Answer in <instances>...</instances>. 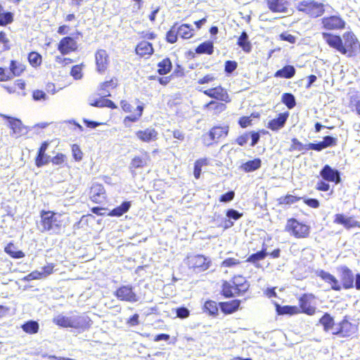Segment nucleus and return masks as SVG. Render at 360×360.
Masks as SVG:
<instances>
[{
    "label": "nucleus",
    "mask_w": 360,
    "mask_h": 360,
    "mask_svg": "<svg viewBox=\"0 0 360 360\" xmlns=\"http://www.w3.org/2000/svg\"><path fill=\"white\" fill-rule=\"evenodd\" d=\"M300 200V198L294 196L292 195H287L283 200L281 203L290 205L293 204Z\"/></svg>",
    "instance_id": "774afa93"
},
{
    "label": "nucleus",
    "mask_w": 360,
    "mask_h": 360,
    "mask_svg": "<svg viewBox=\"0 0 360 360\" xmlns=\"http://www.w3.org/2000/svg\"><path fill=\"white\" fill-rule=\"evenodd\" d=\"M305 147H306V144L304 145L296 138H293L292 139V144L290 146L289 150L290 151H294V150L301 151V150H305Z\"/></svg>",
    "instance_id": "49530a36"
},
{
    "label": "nucleus",
    "mask_w": 360,
    "mask_h": 360,
    "mask_svg": "<svg viewBox=\"0 0 360 360\" xmlns=\"http://www.w3.org/2000/svg\"><path fill=\"white\" fill-rule=\"evenodd\" d=\"M282 101L289 109L294 108L296 104L295 96L289 93L283 94Z\"/></svg>",
    "instance_id": "79ce46f5"
},
{
    "label": "nucleus",
    "mask_w": 360,
    "mask_h": 360,
    "mask_svg": "<svg viewBox=\"0 0 360 360\" xmlns=\"http://www.w3.org/2000/svg\"><path fill=\"white\" fill-rule=\"evenodd\" d=\"M268 255L269 253L266 252V249L263 248L262 250L249 256L246 262L252 263L255 266L259 267L257 262L264 259Z\"/></svg>",
    "instance_id": "7c9ffc66"
},
{
    "label": "nucleus",
    "mask_w": 360,
    "mask_h": 360,
    "mask_svg": "<svg viewBox=\"0 0 360 360\" xmlns=\"http://www.w3.org/2000/svg\"><path fill=\"white\" fill-rule=\"evenodd\" d=\"M321 177L328 181L335 182L338 184L340 182V172L335 169H333L328 165H326L320 172Z\"/></svg>",
    "instance_id": "4468645a"
},
{
    "label": "nucleus",
    "mask_w": 360,
    "mask_h": 360,
    "mask_svg": "<svg viewBox=\"0 0 360 360\" xmlns=\"http://www.w3.org/2000/svg\"><path fill=\"white\" fill-rule=\"evenodd\" d=\"M70 75L75 79H80L82 77V66L77 65H74L72 68Z\"/></svg>",
    "instance_id": "5fc2aeb1"
},
{
    "label": "nucleus",
    "mask_w": 360,
    "mask_h": 360,
    "mask_svg": "<svg viewBox=\"0 0 360 360\" xmlns=\"http://www.w3.org/2000/svg\"><path fill=\"white\" fill-rule=\"evenodd\" d=\"M204 108L208 110H213L215 114H218L225 110L226 106L225 104L222 103H218L212 101L207 103L206 105H205Z\"/></svg>",
    "instance_id": "c9c22d12"
},
{
    "label": "nucleus",
    "mask_w": 360,
    "mask_h": 360,
    "mask_svg": "<svg viewBox=\"0 0 360 360\" xmlns=\"http://www.w3.org/2000/svg\"><path fill=\"white\" fill-rule=\"evenodd\" d=\"M238 64L234 60H227L225 63V72L228 74H231L236 68Z\"/></svg>",
    "instance_id": "4d7b16f0"
},
{
    "label": "nucleus",
    "mask_w": 360,
    "mask_h": 360,
    "mask_svg": "<svg viewBox=\"0 0 360 360\" xmlns=\"http://www.w3.org/2000/svg\"><path fill=\"white\" fill-rule=\"evenodd\" d=\"M179 33L177 32L176 25H174L170 30L167 33V41L169 43L174 44L176 41Z\"/></svg>",
    "instance_id": "a18cd8bd"
},
{
    "label": "nucleus",
    "mask_w": 360,
    "mask_h": 360,
    "mask_svg": "<svg viewBox=\"0 0 360 360\" xmlns=\"http://www.w3.org/2000/svg\"><path fill=\"white\" fill-rule=\"evenodd\" d=\"M341 280L343 287L345 289L352 288L354 287V275L352 271L347 266L341 267Z\"/></svg>",
    "instance_id": "412c9836"
},
{
    "label": "nucleus",
    "mask_w": 360,
    "mask_h": 360,
    "mask_svg": "<svg viewBox=\"0 0 360 360\" xmlns=\"http://www.w3.org/2000/svg\"><path fill=\"white\" fill-rule=\"evenodd\" d=\"M240 264V261L235 258H227L221 263V266L224 267H233Z\"/></svg>",
    "instance_id": "052dcab7"
},
{
    "label": "nucleus",
    "mask_w": 360,
    "mask_h": 360,
    "mask_svg": "<svg viewBox=\"0 0 360 360\" xmlns=\"http://www.w3.org/2000/svg\"><path fill=\"white\" fill-rule=\"evenodd\" d=\"M28 60L33 67H37L41 63V56L37 52H31L28 56Z\"/></svg>",
    "instance_id": "c03bdc74"
},
{
    "label": "nucleus",
    "mask_w": 360,
    "mask_h": 360,
    "mask_svg": "<svg viewBox=\"0 0 360 360\" xmlns=\"http://www.w3.org/2000/svg\"><path fill=\"white\" fill-rule=\"evenodd\" d=\"M90 198L96 203H102L105 200L104 187L99 184H94L90 191Z\"/></svg>",
    "instance_id": "2eb2a0df"
},
{
    "label": "nucleus",
    "mask_w": 360,
    "mask_h": 360,
    "mask_svg": "<svg viewBox=\"0 0 360 360\" xmlns=\"http://www.w3.org/2000/svg\"><path fill=\"white\" fill-rule=\"evenodd\" d=\"M176 316L180 319H186L190 314L189 310L186 307H184L177 308L176 309Z\"/></svg>",
    "instance_id": "13d9d810"
},
{
    "label": "nucleus",
    "mask_w": 360,
    "mask_h": 360,
    "mask_svg": "<svg viewBox=\"0 0 360 360\" xmlns=\"http://www.w3.org/2000/svg\"><path fill=\"white\" fill-rule=\"evenodd\" d=\"M333 221L335 224L343 225L347 229L356 226L360 227L359 221L352 217H347L342 214H336Z\"/></svg>",
    "instance_id": "f3484780"
},
{
    "label": "nucleus",
    "mask_w": 360,
    "mask_h": 360,
    "mask_svg": "<svg viewBox=\"0 0 360 360\" xmlns=\"http://www.w3.org/2000/svg\"><path fill=\"white\" fill-rule=\"evenodd\" d=\"M40 222L38 229L41 232H49L50 234H59L63 226L61 214L53 211L41 210L40 212Z\"/></svg>",
    "instance_id": "7ed1b4c3"
},
{
    "label": "nucleus",
    "mask_w": 360,
    "mask_h": 360,
    "mask_svg": "<svg viewBox=\"0 0 360 360\" xmlns=\"http://www.w3.org/2000/svg\"><path fill=\"white\" fill-rule=\"evenodd\" d=\"M202 141L204 145L210 146L212 144L213 141H217L214 137H212V133L205 134L202 135Z\"/></svg>",
    "instance_id": "bf43d9fd"
},
{
    "label": "nucleus",
    "mask_w": 360,
    "mask_h": 360,
    "mask_svg": "<svg viewBox=\"0 0 360 360\" xmlns=\"http://www.w3.org/2000/svg\"><path fill=\"white\" fill-rule=\"evenodd\" d=\"M148 156L146 154L143 157L136 156L134 157L130 163L129 169L131 170V174L133 176L136 175L135 169L139 168H143L148 164Z\"/></svg>",
    "instance_id": "4be33fe9"
},
{
    "label": "nucleus",
    "mask_w": 360,
    "mask_h": 360,
    "mask_svg": "<svg viewBox=\"0 0 360 360\" xmlns=\"http://www.w3.org/2000/svg\"><path fill=\"white\" fill-rule=\"evenodd\" d=\"M197 89L200 91L203 92L206 96L219 100L221 101H224L226 103H229L231 101L229 98V96L226 89L222 88L221 86H217L216 87L209 89L207 90H202V88H197Z\"/></svg>",
    "instance_id": "0eeeda50"
},
{
    "label": "nucleus",
    "mask_w": 360,
    "mask_h": 360,
    "mask_svg": "<svg viewBox=\"0 0 360 360\" xmlns=\"http://www.w3.org/2000/svg\"><path fill=\"white\" fill-rule=\"evenodd\" d=\"M179 36L183 39H190L194 34V30L191 25L188 24H183L176 27Z\"/></svg>",
    "instance_id": "2f4dec72"
},
{
    "label": "nucleus",
    "mask_w": 360,
    "mask_h": 360,
    "mask_svg": "<svg viewBox=\"0 0 360 360\" xmlns=\"http://www.w3.org/2000/svg\"><path fill=\"white\" fill-rule=\"evenodd\" d=\"M289 113H280L277 118L273 119L268 122L267 127L272 131H278L281 129L285 124Z\"/></svg>",
    "instance_id": "6ab92c4d"
},
{
    "label": "nucleus",
    "mask_w": 360,
    "mask_h": 360,
    "mask_svg": "<svg viewBox=\"0 0 360 360\" xmlns=\"http://www.w3.org/2000/svg\"><path fill=\"white\" fill-rule=\"evenodd\" d=\"M296 70L292 65H285L283 68L277 70L274 77L277 78L290 79L295 75Z\"/></svg>",
    "instance_id": "a878e982"
},
{
    "label": "nucleus",
    "mask_w": 360,
    "mask_h": 360,
    "mask_svg": "<svg viewBox=\"0 0 360 360\" xmlns=\"http://www.w3.org/2000/svg\"><path fill=\"white\" fill-rule=\"evenodd\" d=\"M232 283L225 282L222 286V291L224 296L227 297H233Z\"/></svg>",
    "instance_id": "680f3d73"
},
{
    "label": "nucleus",
    "mask_w": 360,
    "mask_h": 360,
    "mask_svg": "<svg viewBox=\"0 0 360 360\" xmlns=\"http://www.w3.org/2000/svg\"><path fill=\"white\" fill-rule=\"evenodd\" d=\"M77 49L76 41L70 37H63L58 46V51L62 55H67Z\"/></svg>",
    "instance_id": "ddd939ff"
},
{
    "label": "nucleus",
    "mask_w": 360,
    "mask_h": 360,
    "mask_svg": "<svg viewBox=\"0 0 360 360\" xmlns=\"http://www.w3.org/2000/svg\"><path fill=\"white\" fill-rule=\"evenodd\" d=\"M324 148H326L324 147L322 141H320L317 143H309L308 144H306L305 150H314L316 151H321Z\"/></svg>",
    "instance_id": "864d4df0"
},
{
    "label": "nucleus",
    "mask_w": 360,
    "mask_h": 360,
    "mask_svg": "<svg viewBox=\"0 0 360 360\" xmlns=\"http://www.w3.org/2000/svg\"><path fill=\"white\" fill-rule=\"evenodd\" d=\"M355 326L345 318L337 327V331H333V334L342 338L349 337L355 333Z\"/></svg>",
    "instance_id": "f8f14e48"
},
{
    "label": "nucleus",
    "mask_w": 360,
    "mask_h": 360,
    "mask_svg": "<svg viewBox=\"0 0 360 360\" xmlns=\"http://www.w3.org/2000/svg\"><path fill=\"white\" fill-rule=\"evenodd\" d=\"M13 20V13L11 12H3L0 13V26H5Z\"/></svg>",
    "instance_id": "37998d69"
},
{
    "label": "nucleus",
    "mask_w": 360,
    "mask_h": 360,
    "mask_svg": "<svg viewBox=\"0 0 360 360\" xmlns=\"http://www.w3.org/2000/svg\"><path fill=\"white\" fill-rule=\"evenodd\" d=\"M316 274L318 276L321 278L325 282L329 283L333 290L336 291H339L341 290V286L339 284L338 279L330 273L325 271L323 270H320L317 271Z\"/></svg>",
    "instance_id": "aec40b11"
},
{
    "label": "nucleus",
    "mask_w": 360,
    "mask_h": 360,
    "mask_svg": "<svg viewBox=\"0 0 360 360\" xmlns=\"http://www.w3.org/2000/svg\"><path fill=\"white\" fill-rule=\"evenodd\" d=\"M323 37L330 47L347 57L355 56L360 52V43L351 32L344 33L342 37L330 33H323Z\"/></svg>",
    "instance_id": "f257e3e1"
},
{
    "label": "nucleus",
    "mask_w": 360,
    "mask_h": 360,
    "mask_svg": "<svg viewBox=\"0 0 360 360\" xmlns=\"http://www.w3.org/2000/svg\"><path fill=\"white\" fill-rule=\"evenodd\" d=\"M136 53L141 57L146 55L150 56L153 53L152 44L146 41H141L136 46Z\"/></svg>",
    "instance_id": "393cba45"
},
{
    "label": "nucleus",
    "mask_w": 360,
    "mask_h": 360,
    "mask_svg": "<svg viewBox=\"0 0 360 360\" xmlns=\"http://www.w3.org/2000/svg\"><path fill=\"white\" fill-rule=\"evenodd\" d=\"M204 311L209 314V315L215 316L218 314L219 309L217 303L212 300L206 301L204 304Z\"/></svg>",
    "instance_id": "f704fd0d"
},
{
    "label": "nucleus",
    "mask_w": 360,
    "mask_h": 360,
    "mask_svg": "<svg viewBox=\"0 0 360 360\" xmlns=\"http://www.w3.org/2000/svg\"><path fill=\"white\" fill-rule=\"evenodd\" d=\"M208 164V160L207 158H200L197 160L194 164V172L193 174L195 179H199L201 174V168L204 165H207Z\"/></svg>",
    "instance_id": "ea45409f"
},
{
    "label": "nucleus",
    "mask_w": 360,
    "mask_h": 360,
    "mask_svg": "<svg viewBox=\"0 0 360 360\" xmlns=\"http://www.w3.org/2000/svg\"><path fill=\"white\" fill-rule=\"evenodd\" d=\"M285 229L297 238H307L310 233L309 226L302 224L293 218L287 221Z\"/></svg>",
    "instance_id": "20e7f679"
},
{
    "label": "nucleus",
    "mask_w": 360,
    "mask_h": 360,
    "mask_svg": "<svg viewBox=\"0 0 360 360\" xmlns=\"http://www.w3.org/2000/svg\"><path fill=\"white\" fill-rule=\"evenodd\" d=\"M117 85V79L116 78H112L109 81H106L100 84L99 91L101 95L103 97L110 96V90L115 89Z\"/></svg>",
    "instance_id": "b1692460"
},
{
    "label": "nucleus",
    "mask_w": 360,
    "mask_h": 360,
    "mask_svg": "<svg viewBox=\"0 0 360 360\" xmlns=\"http://www.w3.org/2000/svg\"><path fill=\"white\" fill-rule=\"evenodd\" d=\"M53 323L62 328H72L79 333L89 329L93 322L84 313H70L69 315L58 314L53 318Z\"/></svg>",
    "instance_id": "f03ea898"
},
{
    "label": "nucleus",
    "mask_w": 360,
    "mask_h": 360,
    "mask_svg": "<svg viewBox=\"0 0 360 360\" xmlns=\"http://www.w3.org/2000/svg\"><path fill=\"white\" fill-rule=\"evenodd\" d=\"M210 260L201 255L188 257V265L191 268L198 269L200 271H205L210 267Z\"/></svg>",
    "instance_id": "6e6552de"
},
{
    "label": "nucleus",
    "mask_w": 360,
    "mask_h": 360,
    "mask_svg": "<svg viewBox=\"0 0 360 360\" xmlns=\"http://www.w3.org/2000/svg\"><path fill=\"white\" fill-rule=\"evenodd\" d=\"M50 157L46 153H43V155L41 156L39 153L37 154V157L36 158V165L38 167H40L46 164H47L49 162Z\"/></svg>",
    "instance_id": "3c124183"
},
{
    "label": "nucleus",
    "mask_w": 360,
    "mask_h": 360,
    "mask_svg": "<svg viewBox=\"0 0 360 360\" xmlns=\"http://www.w3.org/2000/svg\"><path fill=\"white\" fill-rule=\"evenodd\" d=\"M44 276V273L41 271H34L28 274L25 279L30 281L35 279H40Z\"/></svg>",
    "instance_id": "69168bd1"
},
{
    "label": "nucleus",
    "mask_w": 360,
    "mask_h": 360,
    "mask_svg": "<svg viewBox=\"0 0 360 360\" xmlns=\"http://www.w3.org/2000/svg\"><path fill=\"white\" fill-rule=\"evenodd\" d=\"M319 323L323 326V330L326 332L333 329L335 326L334 319L328 313H325L323 314V316L319 319Z\"/></svg>",
    "instance_id": "473e14b6"
},
{
    "label": "nucleus",
    "mask_w": 360,
    "mask_h": 360,
    "mask_svg": "<svg viewBox=\"0 0 360 360\" xmlns=\"http://www.w3.org/2000/svg\"><path fill=\"white\" fill-rule=\"evenodd\" d=\"M266 4L269 10L274 13L288 14L290 11L289 10L290 0H266Z\"/></svg>",
    "instance_id": "1a4fd4ad"
},
{
    "label": "nucleus",
    "mask_w": 360,
    "mask_h": 360,
    "mask_svg": "<svg viewBox=\"0 0 360 360\" xmlns=\"http://www.w3.org/2000/svg\"><path fill=\"white\" fill-rule=\"evenodd\" d=\"M212 133V137H214L216 140L219 138L226 136L229 132V127H214L210 131Z\"/></svg>",
    "instance_id": "4c0bfd02"
},
{
    "label": "nucleus",
    "mask_w": 360,
    "mask_h": 360,
    "mask_svg": "<svg viewBox=\"0 0 360 360\" xmlns=\"http://www.w3.org/2000/svg\"><path fill=\"white\" fill-rule=\"evenodd\" d=\"M9 69L10 72H8V75L11 76L12 79L14 77L20 76L25 70V66L20 62L11 60Z\"/></svg>",
    "instance_id": "c85d7f7f"
},
{
    "label": "nucleus",
    "mask_w": 360,
    "mask_h": 360,
    "mask_svg": "<svg viewBox=\"0 0 360 360\" xmlns=\"http://www.w3.org/2000/svg\"><path fill=\"white\" fill-rule=\"evenodd\" d=\"M296 308L295 307L284 306L280 307L276 305V310L278 314H292L295 313Z\"/></svg>",
    "instance_id": "de8ad7c7"
},
{
    "label": "nucleus",
    "mask_w": 360,
    "mask_h": 360,
    "mask_svg": "<svg viewBox=\"0 0 360 360\" xmlns=\"http://www.w3.org/2000/svg\"><path fill=\"white\" fill-rule=\"evenodd\" d=\"M32 98L36 101H46L47 96L46 93L41 90H35L32 93Z\"/></svg>",
    "instance_id": "6e6d98bb"
},
{
    "label": "nucleus",
    "mask_w": 360,
    "mask_h": 360,
    "mask_svg": "<svg viewBox=\"0 0 360 360\" xmlns=\"http://www.w3.org/2000/svg\"><path fill=\"white\" fill-rule=\"evenodd\" d=\"M22 330L29 334H35L39 331V325L35 321H28L22 326Z\"/></svg>",
    "instance_id": "72a5a7b5"
},
{
    "label": "nucleus",
    "mask_w": 360,
    "mask_h": 360,
    "mask_svg": "<svg viewBox=\"0 0 360 360\" xmlns=\"http://www.w3.org/2000/svg\"><path fill=\"white\" fill-rule=\"evenodd\" d=\"M298 9L313 18L322 15L325 11L324 5L322 3L311 0L301 1L298 5Z\"/></svg>",
    "instance_id": "39448f33"
},
{
    "label": "nucleus",
    "mask_w": 360,
    "mask_h": 360,
    "mask_svg": "<svg viewBox=\"0 0 360 360\" xmlns=\"http://www.w3.org/2000/svg\"><path fill=\"white\" fill-rule=\"evenodd\" d=\"M213 44L210 41H205L200 44L195 49L198 53L212 54L213 52Z\"/></svg>",
    "instance_id": "58836bf2"
},
{
    "label": "nucleus",
    "mask_w": 360,
    "mask_h": 360,
    "mask_svg": "<svg viewBox=\"0 0 360 360\" xmlns=\"http://www.w3.org/2000/svg\"><path fill=\"white\" fill-rule=\"evenodd\" d=\"M235 196V193L232 191H229L221 195L219 201L222 202H229L231 201Z\"/></svg>",
    "instance_id": "338daca9"
},
{
    "label": "nucleus",
    "mask_w": 360,
    "mask_h": 360,
    "mask_svg": "<svg viewBox=\"0 0 360 360\" xmlns=\"http://www.w3.org/2000/svg\"><path fill=\"white\" fill-rule=\"evenodd\" d=\"M5 252L6 253H8V255H10L12 257L16 258V259H20L25 256V254L22 251L15 250V246L12 243L8 244L5 248Z\"/></svg>",
    "instance_id": "a19ab883"
},
{
    "label": "nucleus",
    "mask_w": 360,
    "mask_h": 360,
    "mask_svg": "<svg viewBox=\"0 0 360 360\" xmlns=\"http://www.w3.org/2000/svg\"><path fill=\"white\" fill-rule=\"evenodd\" d=\"M96 70L100 74H103L109 63V56L106 51L99 49L95 54Z\"/></svg>",
    "instance_id": "9b49d317"
},
{
    "label": "nucleus",
    "mask_w": 360,
    "mask_h": 360,
    "mask_svg": "<svg viewBox=\"0 0 360 360\" xmlns=\"http://www.w3.org/2000/svg\"><path fill=\"white\" fill-rule=\"evenodd\" d=\"M337 142L338 139L330 136H326L323 137V140L322 141V143L326 148L328 147L336 146Z\"/></svg>",
    "instance_id": "603ef678"
},
{
    "label": "nucleus",
    "mask_w": 360,
    "mask_h": 360,
    "mask_svg": "<svg viewBox=\"0 0 360 360\" xmlns=\"http://www.w3.org/2000/svg\"><path fill=\"white\" fill-rule=\"evenodd\" d=\"M312 295L304 294L299 300L300 307L302 311L308 315H313L315 313L316 307L311 304V300L314 299Z\"/></svg>",
    "instance_id": "dca6fc26"
},
{
    "label": "nucleus",
    "mask_w": 360,
    "mask_h": 360,
    "mask_svg": "<svg viewBox=\"0 0 360 360\" xmlns=\"http://www.w3.org/2000/svg\"><path fill=\"white\" fill-rule=\"evenodd\" d=\"M242 215V213H240L238 211L233 209H229L226 212V217L234 220L239 219Z\"/></svg>",
    "instance_id": "e2e57ef3"
},
{
    "label": "nucleus",
    "mask_w": 360,
    "mask_h": 360,
    "mask_svg": "<svg viewBox=\"0 0 360 360\" xmlns=\"http://www.w3.org/2000/svg\"><path fill=\"white\" fill-rule=\"evenodd\" d=\"M72 151L73 154V157L76 161H79L82 158V153L79 148V147L74 144L72 147Z\"/></svg>",
    "instance_id": "0e129e2a"
},
{
    "label": "nucleus",
    "mask_w": 360,
    "mask_h": 360,
    "mask_svg": "<svg viewBox=\"0 0 360 360\" xmlns=\"http://www.w3.org/2000/svg\"><path fill=\"white\" fill-rule=\"evenodd\" d=\"M115 296L118 300L128 302H136L139 297L133 290L131 285H122L115 292Z\"/></svg>",
    "instance_id": "423d86ee"
},
{
    "label": "nucleus",
    "mask_w": 360,
    "mask_h": 360,
    "mask_svg": "<svg viewBox=\"0 0 360 360\" xmlns=\"http://www.w3.org/2000/svg\"><path fill=\"white\" fill-rule=\"evenodd\" d=\"M240 304V300H234L230 302H220L219 305L224 313L231 314L238 309Z\"/></svg>",
    "instance_id": "bb28decb"
},
{
    "label": "nucleus",
    "mask_w": 360,
    "mask_h": 360,
    "mask_svg": "<svg viewBox=\"0 0 360 360\" xmlns=\"http://www.w3.org/2000/svg\"><path fill=\"white\" fill-rule=\"evenodd\" d=\"M158 131L153 128H147L136 132V136L139 139L147 143L155 141L158 139Z\"/></svg>",
    "instance_id": "a211bd4d"
},
{
    "label": "nucleus",
    "mask_w": 360,
    "mask_h": 360,
    "mask_svg": "<svg viewBox=\"0 0 360 360\" xmlns=\"http://www.w3.org/2000/svg\"><path fill=\"white\" fill-rule=\"evenodd\" d=\"M321 21L323 28L328 30L342 29L345 25V22L338 15L323 18Z\"/></svg>",
    "instance_id": "9d476101"
},
{
    "label": "nucleus",
    "mask_w": 360,
    "mask_h": 360,
    "mask_svg": "<svg viewBox=\"0 0 360 360\" xmlns=\"http://www.w3.org/2000/svg\"><path fill=\"white\" fill-rule=\"evenodd\" d=\"M158 72L160 75L167 74L169 72H170L172 67V62L168 58H165L162 61H160L158 63Z\"/></svg>",
    "instance_id": "e433bc0d"
},
{
    "label": "nucleus",
    "mask_w": 360,
    "mask_h": 360,
    "mask_svg": "<svg viewBox=\"0 0 360 360\" xmlns=\"http://www.w3.org/2000/svg\"><path fill=\"white\" fill-rule=\"evenodd\" d=\"M237 44L246 53L251 51L252 45L246 32L243 31L238 39Z\"/></svg>",
    "instance_id": "cd10ccee"
},
{
    "label": "nucleus",
    "mask_w": 360,
    "mask_h": 360,
    "mask_svg": "<svg viewBox=\"0 0 360 360\" xmlns=\"http://www.w3.org/2000/svg\"><path fill=\"white\" fill-rule=\"evenodd\" d=\"M136 110L138 111V113L136 115H131L129 116H127L124 119V122L129 120L130 122H136L142 115L143 107L142 105H139L136 108Z\"/></svg>",
    "instance_id": "8fccbe9b"
},
{
    "label": "nucleus",
    "mask_w": 360,
    "mask_h": 360,
    "mask_svg": "<svg viewBox=\"0 0 360 360\" xmlns=\"http://www.w3.org/2000/svg\"><path fill=\"white\" fill-rule=\"evenodd\" d=\"M2 116L4 118L9 120V127L13 130V134L19 136L24 134L26 132V129L22 125L20 120L14 119L6 115Z\"/></svg>",
    "instance_id": "5701e85b"
},
{
    "label": "nucleus",
    "mask_w": 360,
    "mask_h": 360,
    "mask_svg": "<svg viewBox=\"0 0 360 360\" xmlns=\"http://www.w3.org/2000/svg\"><path fill=\"white\" fill-rule=\"evenodd\" d=\"M261 165L262 160L259 158H255L252 160H250L243 163L240 166V168L245 172H251L260 168Z\"/></svg>",
    "instance_id": "c756f323"
},
{
    "label": "nucleus",
    "mask_w": 360,
    "mask_h": 360,
    "mask_svg": "<svg viewBox=\"0 0 360 360\" xmlns=\"http://www.w3.org/2000/svg\"><path fill=\"white\" fill-rule=\"evenodd\" d=\"M245 283V278L242 276H236L233 278L232 283L235 285L240 287V288H248V285H246Z\"/></svg>",
    "instance_id": "09e8293b"
}]
</instances>
